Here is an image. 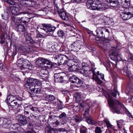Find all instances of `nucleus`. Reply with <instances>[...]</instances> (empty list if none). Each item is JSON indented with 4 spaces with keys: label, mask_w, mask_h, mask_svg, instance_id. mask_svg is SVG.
<instances>
[{
    "label": "nucleus",
    "mask_w": 133,
    "mask_h": 133,
    "mask_svg": "<svg viewBox=\"0 0 133 133\" xmlns=\"http://www.w3.org/2000/svg\"><path fill=\"white\" fill-rule=\"evenodd\" d=\"M97 36L99 37H107L110 34L109 30L104 27H99L96 30Z\"/></svg>",
    "instance_id": "1"
},
{
    "label": "nucleus",
    "mask_w": 133,
    "mask_h": 133,
    "mask_svg": "<svg viewBox=\"0 0 133 133\" xmlns=\"http://www.w3.org/2000/svg\"><path fill=\"white\" fill-rule=\"evenodd\" d=\"M31 18L29 17L27 14V16H23L21 18V23H22L25 25H28Z\"/></svg>",
    "instance_id": "16"
},
{
    "label": "nucleus",
    "mask_w": 133,
    "mask_h": 133,
    "mask_svg": "<svg viewBox=\"0 0 133 133\" xmlns=\"http://www.w3.org/2000/svg\"><path fill=\"white\" fill-rule=\"evenodd\" d=\"M125 114H126L129 118H130L133 119V116L131 114V113L126 109L125 107Z\"/></svg>",
    "instance_id": "47"
},
{
    "label": "nucleus",
    "mask_w": 133,
    "mask_h": 133,
    "mask_svg": "<svg viewBox=\"0 0 133 133\" xmlns=\"http://www.w3.org/2000/svg\"><path fill=\"white\" fill-rule=\"evenodd\" d=\"M30 88V90L29 91V92L30 94V96L31 97H32L34 95L33 94L34 92H35L37 94H40L42 90V88L40 86L38 87H29Z\"/></svg>",
    "instance_id": "11"
},
{
    "label": "nucleus",
    "mask_w": 133,
    "mask_h": 133,
    "mask_svg": "<svg viewBox=\"0 0 133 133\" xmlns=\"http://www.w3.org/2000/svg\"><path fill=\"white\" fill-rule=\"evenodd\" d=\"M56 29V27L55 26H52L51 25L48 24H46V29L45 31L48 33L54 31Z\"/></svg>",
    "instance_id": "22"
},
{
    "label": "nucleus",
    "mask_w": 133,
    "mask_h": 133,
    "mask_svg": "<svg viewBox=\"0 0 133 133\" xmlns=\"http://www.w3.org/2000/svg\"><path fill=\"white\" fill-rule=\"evenodd\" d=\"M128 61L129 62H132L133 63V55L131 53L129 54L128 57Z\"/></svg>",
    "instance_id": "43"
},
{
    "label": "nucleus",
    "mask_w": 133,
    "mask_h": 133,
    "mask_svg": "<svg viewBox=\"0 0 133 133\" xmlns=\"http://www.w3.org/2000/svg\"><path fill=\"white\" fill-rule=\"evenodd\" d=\"M30 66V65L25 63L24 64H23L22 69H25L26 68H28Z\"/></svg>",
    "instance_id": "60"
},
{
    "label": "nucleus",
    "mask_w": 133,
    "mask_h": 133,
    "mask_svg": "<svg viewBox=\"0 0 133 133\" xmlns=\"http://www.w3.org/2000/svg\"><path fill=\"white\" fill-rule=\"evenodd\" d=\"M83 102L81 103L78 104L77 106V107L78 108V110H80L82 108H83Z\"/></svg>",
    "instance_id": "57"
},
{
    "label": "nucleus",
    "mask_w": 133,
    "mask_h": 133,
    "mask_svg": "<svg viewBox=\"0 0 133 133\" xmlns=\"http://www.w3.org/2000/svg\"><path fill=\"white\" fill-rule=\"evenodd\" d=\"M87 8L92 10H96V3L95 0H88L86 3Z\"/></svg>",
    "instance_id": "10"
},
{
    "label": "nucleus",
    "mask_w": 133,
    "mask_h": 133,
    "mask_svg": "<svg viewBox=\"0 0 133 133\" xmlns=\"http://www.w3.org/2000/svg\"><path fill=\"white\" fill-rule=\"evenodd\" d=\"M19 8L18 7L11 6L8 8L7 12L8 14H10L11 17H12V16H14L21 14H25L23 12L19 13Z\"/></svg>",
    "instance_id": "5"
},
{
    "label": "nucleus",
    "mask_w": 133,
    "mask_h": 133,
    "mask_svg": "<svg viewBox=\"0 0 133 133\" xmlns=\"http://www.w3.org/2000/svg\"><path fill=\"white\" fill-rule=\"evenodd\" d=\"M117 124L118 127L119 128H121L124 125L123 124L124 123V121L121 120L119 121H117Z\"/></svg>",
    "instance_id": "41"
},
{
    "label": "nucleus",
    "mask_w": 133,
    "mask_h": 133,
    "mask_svg": "<svg viewBox=\"0 0 133 133\" xmlns=\"http://www.w3.org/2000/svg\"><path fill=\"white\" fill-rule=\"evenodd\" d=\"M94 102L90 99H88L86 101V103L88 105L89 107L93 105Z\"/></svg>",
    "instance_id": "44"
},
{
    "label": "nucleus",
    "mask_w": 133,
    "mask_h": 133,
    "mask_svg": "<svg viewBox=\"0 0 133 133\" xmlns=\"http://www.w3.org/2000/svg\"><path fill=\"white\" fill-rule=\"evenodd\" d=\"M11 20L12 23H14L16 26L20 24L19 23H21V18L19 17H18L16 16H12L11 17Z\"/></svg>",
    "instance_id": "17"
},
{
    "label": "nucleus",
    "mask_w": 133,
    "mask_h": 133,
    "mask_svg": "<svg viewBox=\"0 0 133 133\" xmlns=\"http://www.w3.org/2000/svg\"><path fill=\"white\" fill-rule=\"evenodd\" d=\"M131 6L130 0H125V9H129Z\"/></svg>",
    "instance_id": "37"
},
{
    "label": "nucleus",
    "mask_w": 133,
    "mask_h": 133,
    "mask_svg": "<svg viewBox=\"0 0 133 133\" xmlns=\"http://www.w3.org/2000/svg\"><path fill=\"white\" fill-rule=\"evenodd\" d=\"M12 98L13 101H17L18 102H21V101L18 98L16 95H12Z\"/></svg>",
    "instance_id": "49"
},
{
    "label": "nucleus",
    "mask_w": 133,
    "mask_h": 133,
    "mask_svg": "<svg viewBox=\"0 0 133 133\" xmlns=\"http://www.w3.org/2000/svg\"><path fill=\"white\" fill-rule=\"evenodd\" d=\"M24 4L25 6L27 7L35 6L36 5L39 6L38 3L34 0H25Z\"/></svg>",
    "instance_id": "13"
},
{
    "label": "nucleus",
    "mask_w": 133,
    "mask_h": 133,
    "mask_svg": "<svg viewBox=\"0 0 133 133\" xmlns=\"http://www.w3.org/2000/svg\"><path fill=\"white\" fill-rule=\"evenodd\" d=\"M50 9V8L49 7H46L44 8L41 9L40 10L43 12H44L43 13L46 14L48 13V12L49 11V10Z\"/></svg>",
    "instance_id": "45"
},
{
    "label": "nucleus",
    "mask_w": 133,
    "mask_h": 133,
    "mask_svg": "<svg viewBox=\"0 0 133 133\" xmlns=\"http://www.w3.org/2000/svg\"><path fill=\"white\" fill-rule=\"evenodd\" d=\"M16 30L18 32L24 33L25 31V28L24 25L22 24H20L17 26Z\"/></svg>",
    "instance_id": "14"
},
{
    "label": "nucleus",
    "mask_w": 133,
    "mask_h": 133,
    "mask_svg": "<svg viewBox=\"0 0 133 133\" xmlns=\"http://www.w3.org/2000/svg\"><path fill=\"white\" fill-rule=\"evenodd\" d=\"M74 97L76 102L77 103H79L82 100V95L80 93H76L74 94Z\"/></svg>",
    "instance_id": "26"
},
{
    "label": "nucleus",
    "mask_w": 133,
    "mask_h": 133,
    "mask_svg": "<svg viewBox=\"0 0 133 133\" xmlns=\"http://www.w3.org/2000/svg\"><path fill=\"white\" fill-rule=\"evenodd\" d=\"M72 61V63L74 62L76 63H78L79 62V60L76 57L74 58V57L72 58V59L71 60Z\"/></svg>",
    "instance_id": "61"
},
{
    "label": "nucleus",
    "mask_w": 133,
    "mask_h": 133,
    "mask_svg": "<svg viewBox=\"0 0 133 133\" xmlns=\"http://www.w3.org/2000/svg\"><path fill=\"white\" fill-rule=\"evenodd\" d=\"M72 61L71 60H68L67 61L66 65H67L70 67L72 65Z\"/></svg>",
    "instance_id": "55"
},
{
    "label": "nucleus",
    "mask_w": 133,
    "mask_h": 133,
    "mask_svg": "<svg viewBox=\"0 0 133 133\" xmlns=\"http://www.w3.org/2000/svg\"><path fill=\"white\" fill-rule=\"evenodd\" d=\"M64 76L63 72L55 74L54 75V79L56 82H62L65 81L64 79Z\"/></svg>",
    "instance_id": "9"
},
{
    "label": "nucleus",
    "mask_w": 133,
    "mask_h": 133,
    "mask_svg": "<svg viewBox=\"0 0 133 133\" xmlns=\"http://www.w3.org/2000/svg\"><path fill=\"white\" fill-rule=\"evenodd\" d=\"M26 39L27 42L28 43L33 44L34 42V41L30 36H27Z\"/></svg>",
    "instance_id": "39"
},
{
    "label": "nucleus",
    "mask_w": 133,
    "mask_h": 133,
    "mask_svg": "<svg viewBox=\"0 0 133 133\" xmlns=\"http://www.w3.org/2000/svg\"><path fill=\"white\" fill-rule=\"evenodd\" d=\"M118 47H117L116 48H114L112 49L110 51L111 55H110V58L112 57L113 58L116 55H117L118 53V51L117 50Z\"/></svg>",
    "instance_id": "28"
},
{
    "label": "nucleus",
    "mask_w": 133,
    "mask_h": 133,
    "mask_svg": "<svg viewBox=\"0 0 133 133\" xmlns=\"http://www.w3.org/2000/svg\"><path fill=\"white\" fill-rule=\"evenodd\" d=\"M82 69H83L84 68L88 69L90 68V67L89 65H88V64L84 62H83L82 63Z\"/></svg>",
    "instance_id": "53"
},
{
    "label": "nucleus",
    "mask_w": 133,
    "mask_h": 133,
    "mask_svg": "<svg viewBox=\"0 0 133 133\" xmlns=\"http://www.w3.org/2000/svg\"><path fill=\"white\" fill-rule=\"evenodd\" d=\"M21 50L24 52L30 53L32 52V48L30 46H24L22 47Z\"/></svg>",
    "instance_id": "18"
},
{
    "label": "nucleus",
    "mask_w": 133,
    "mask_h": 133,
    "mask_svg": "<svg viewBox=\"0 0 133 133\" xmlns=\"http://www.w3.org/2000/svg\"><path fill=\"white\" fill-rule=\"evenodd\" d=\"M49 98V101L51 103H53L54 101L56 100L55 97L52 95H48L47 96Z\"/></svg>",
    "instance_id": "34"
},
{
    "label": "nucleus",
    "mask_w": 133,
    "mask_h": 133,
    "mask_svg": "<svg viewBox=\"0 0 133 133\" xmlns=\"http://www.w3.org/2000/svg\"><path fill=\"white\" fill-rule=\"evenodd\" d=\"M81 133H87V129L84 127L81 128L80 129Z\"/></svg>",
    "instance_id": "48"
},
{
    "label": "nucleus",
    "mask_w": 133,
    "mask_h": 133,
    "mask_svg": "<svg viewBox=\"0 0 133 133\" xmlns=\"http://www.w3.org/2000/svg\"><path fill=\"white\" fill-rule=\"evenodd\" d=\"M6 101H7V103H8L9 104L10 102H13L12 98V95L11 94H9L7 96Z\"/></svg>",
    "instance_id": "36"
},
{
    "label": "nucleus",
    "mask_w": 133,
    "mask_h": 133,
    "mask_svg": "<svg viewBox=\"0 0 133 133\" xmlns=\"http://www.w3.org/2000/svg\"><path fill=\"white\" fill-rule=\"evenodd\" d=\"M95 133H102V132L101 128L97 127L95 128Z\"/></svg>",
    "instance_id": "52"
},
{
    "label": "nucleus",
    "mask_w": 133,
    "mask_h": 133,
    "mask_svg": "<svg viewBox=\"0 0 133 133\" xmlns=\"http://www.w3.org/2000/svg\"><path fill=\"white\" fill-rule=\"evenodd\" d=\"M41 85V82L38 79L31 78L27 80L25 85L26 87H28V86L31 88L40 86Z\"/></svg>",
    "instance_id": "2"
},
{
    "label": "nucleus",
    "mask_w": 133,
    "mask_h": 133,
    "mask_svg": "<svg viewBox=\"0 0 133 133\" xmlns=\"http://www.w3.org/2000/svg\"><path fill=\"white\" fill-rule=\"evenodd\" d=\"M94 71L91 70V68H90L88 69L84 68L83 69L81 70V74L86 77H89L91 76V74H93Z\"/></svg>",
    "instance_id": "12"
},
{
    "label": "nucleus",
    "mask_w": 133,
    "mask_h": 133,
    "mask_svg": "<svg viewBox=\"0 0 133 133\" xmlns=\"http://www.w3.org/2000/svg\"><path fill=\"white\" fill-rule=\"evenodd\" d=\"M132 17H133V14H131L129 12H125V20H128Z\"/></svg>",
    "instance_id": "33"
},
{
    "label": "nucleus",
    "mask_w": 133,
    "mask_h": 133,
    "mask_svg": "<svg viewBox=\"0 0 133 133\" xmlns=\"http://www.w3.org/2000/svg\"><path fill=\"white\" fill-rule=\"evenodd\" d=\"M108 101L109 106L112 109H114L115 111L118 114L119 113V112L120 111H117V108H115L114 106V105L115 104H116L120 106L122 108V110H124V105L121 104V103H120L118 101V100H115L114 102L112 98L109 97L108 98Z\"/></svg>",
    "instance_id": "3"
},
{
    "label": "nucleus",
    "mask_w": 133,
    "mask_h": 133,
    "mask_svg": "<svg viewBox=\"0 0 133 133\" xmlns=\"http://www.w3.org/2000/svg\"><path fill=\"white\" fill-rule=\"evenodd\" d=\"M46 61L45 62V64H46L45 67L48 69H51L53 66L52 63L49 60L46 59Z\"/></svg>",
    "instance_id": "30"
},
{
    "label": "nucleus",
    "mask_w": 133,
    "mask_h": 133,
    "mask_svg": "<svg viewBox=\"0 0 133 133\" xmlns=\"http://www.w3.org/2000/svg\"><path fill=\"white\" fill-rule=\"evenodd\" d=\"M52 125L54 127H56L59 124V122L58 121H56V122L53 123H52Z\"/></svg>",
    "instance_id": "56"
},
{
    "label": "nucleus",
    "mask_w": 133,
    "mask_h": 133,
    "mask_svg": "<svg viewBox=\"0 0 133 133\" xmlns=\"http://www.w3.org/2000/svg\"><path fill=\"white\" fill-rule=\"evenodd\" d=\"M103 121L106 123L107 127L110 128H113V125L110 124L108 120L105 119Z\"/></svg>",
    "instance_id": "46"
},
{
    "label": "nucleus",
    "mask_w": 133,
    "mask_h": 133,
    "mask_svg": "<svg viewBox=\"0 0 133 133\" xmlns=\"http://www.w3.org/2000/svg\"><path fill=\"white\" fill-rule=\"evenodd\" d=\"M87 122L89 124H92L93 121L91 117H87L86 118Z\"/></svg>",
    "instance_id": "50"
},
{
    "label": "nucleus",
    "mask_w": 133,
    "mask_h": 133,
    "mask_svg": "<svg viewBox=\"0 0 133 133\" xmlns=\"http://www.w3.org/2000/svg\"><path fill=\"white\" fill-rule=\"evenodd\" d=\"M57 35L58 37H62L64 35V33L63 31L59 30L58 31Z\"/></svg>",
    "instance_id": "51"
},
{
    "label": "nucleus",
    "mask_w": 133,
    "mask_h": 133,
    "mask_svg": "<svg viewBox=\"0 0 133 133\" xmlns=\"http://www.w3.org/2000/svg\"><path fill=\"white\" fill-rule=\"evenodd\" d=\"M21 119H19L18 120L20 125L24 126L28 124V122L26 118L23 116H21Z\"/></svg>",
    "instance_id": "15"
},
{
    "label": "nucleus",
    "mask_w": 133,
    "mask_h": 133,
    "mask_svg": "<svg viewBox=\"0 0 133 133\" xmlns=\"http://www.w3.org/2000/svg\"><path fill=\"white\" fill-rule=\"evenodd\" d=\"M98 2L96 3V10L99 11H102L104 9L103 3L100 1H99L98 0Z\"/></svg>",
    "instance_id": "20"
},
{
    "label": "nucleus",
    "mask_w": 133,
    "mask_h": 133,
    "mask_svg": "<svg viewBox=\"0 0 133 133\" xmlns=\"http://www.w3.org/2000/svg\"><path fill=\"white\" fill-rule=\"evenodd\" d=\"M92 79L95 81L98 84H101L102 83V80L104 79V74L100 73L99 71L97 72L94 71L93 73Z\"/></svg>",
    "instance_id": "4"
},
{
    "label": "nucleus",
    "mask_w": 133,
    "mask_h": 133,
    "mask_svg": "<svg viewBox=\"0 0 133 133\" xmlns=\"http://www.w3.org/2000/svg\"><path fill=\"white\" fill-rule=\"evenodd\" d=\"M89 112V109L87 108L86 110L84 111V113L83 114L84 116H85L87 114H88Z\"/></svg>",
    "instance_id": "63"
},
{
    "label": "nucleus",
    "mask_w": 133,
    "mask_h": 133,
    "mask_svg": "<svg viewBox=\"0 0 133 133\" xmlns=\"http://www.w3.org/2000/svg\"><path fill=\"white\" fill-rule=\"evenodd\" d=\"M46 26V24H43L39 25L37 27V29L40 28L44 30L45 31Z\"/></svg>",
    "instance_id": "40"
},
{
    "label": "nucleus",
    "mask_w": 133,
    "mask_h": 133,
    "mask_svg": "<svg viewBox=\"0 0 133 133\" xmlns=\"http://www.w3.org/2000/svg\"><path fill=\"white\" fill-rule=\"evenodd\" d=\"M89 61L91 63V67H90V68H91V69L94 70L96 68H95V65L94 63L90 61V60Z\"/></svg>",
    "instance_id": "58"
},
{
    "label": "nucleus",
    "mask_w": 133,
    "mask_h": 133,
    "mask_svg": "<svg viewBox=\"0 0 133 133\" xmlns=\"http://www.w3.org/2000/svg\"><path fill=\"white\" fill-rule=\"evenodd\" d=\"M55 60L57 61L59 65H66L68 59L65 55L60 54L56 56L55 57Z\"/></svg>",
    "instance_id": "6"
},
{
    "label": "nucleus",
    "mask_w": 133,
    "mask_h": 133,
    "mask_svg": "<svg viewBox=\"0 0 133 133\" xmlns=\"http://www.w3.org/2000/svg\"><path fill=\"white\" fill-rule=\"evenodd\" d=\"M69 80L77 87H80L82 84V81L78 78L75 75H73L69 78Z\"/></svg>",
    "instance_id": "7"
},
{
    "label": "nucleus",
    "mask_w": 133,
    "mask_h": 133,
    "mask_svg": "<svg viewBox=\"0 0 133 133\" xmlns=\"http://www.w3.org/2000/svg\"><path fill=\"white\" fill-rule=\"evenodd\" d=\"M72 50L77 51L82 46L81 41L80 40L76 41L71 45Z\"/></svg>",
    "instance_id": "8"
},
{
    "label": "nucleus",
    "mask_w": 133,
    "mask_h": 133,
    "mask_svg": "<svg viewBox=\"0 0 133 133\" xmlns=\"http://www.w3.org/2000/svg\"><path fill=\"white\" fill-rule=\"evenodd\" d=\"M113 58L111 57V59L115 61V64L116 65L117 61H121L122 60V57L121 55L118 54V53Z\"/></svg>",
    "instance_id": "25"
},
{
    "label": "nucleus",
    "mask_w": 133,
    "mask_h": 133,
    "mask_svg": "<svg viewBox=\"0 0 133 133\" xmlns=\"http://www.w3.org/2000/svg\"><path fill=\"white\" fill-rule=\"evenodd\" d=\"M66 115L65 112H63L60 114L59 116V118L60 119L63 118L64 117H66Z\"/></svg>",
    "instance_id": "59"
},
{
    "label": "nucleus",
    "mask_w": 133,
    "mask_h": 133,
    "mask_svg": "<svg viewBox=\"0 0 133 133\" xmlns=\"http://www.w3.org/2000/svg\"><path fill=\"white\" fill-rule=\"evenodd\" d=\"M46 58H39L36 61V63L38 66H42L44 64H45Z\"/></svg>",
    "instance_id": "21"
},
{
    "label": "nucleus",
    "mask_w": 133,
    "mask_h": 133,
    "mask_svg": "<svg viewBox=\"0 0 133 133\" xmlns=\"http://www.w3.org/2000/svg\"><path fill=\"white\" fill-rule=\"evenodd\" d=\"M78 66L75 65H72L69 68V70L71 72L78 71Z\"/></svg>",
    "instance_id": "29"
},
{
    "label": "nucleus",
    "mask_w": 133,
    "mask_h": 133,
    "mask_svg": "<svg viewBox=\"0 0 133 133\" xmlns=\"http://www.w3.org/2000/svg\"><path fill=\"white\" fill-rule=\"evenodd\" d=\"M24 109L30 112L31 111H34V112H36L38 110L37 108L34 107L31 105H29L26 107L24 108Z\"/></svg>",
    "instance_id": "24"
},
{
    "label": "nucleus",
    "mask_w": 133,
    "mask_h": 133,
    "mask_svg": "<svg viewBox=\"0 0 133 133\" xmlns=\"http://www.w3.org/2000/svg\"><path fill=\"white\" fill-rule=\"evenodd\" d=\"M33 125L31 124H29V125H28V126L26 128V129H30L31 130H32V129H33Z\"/></svg>",
    "instance_id": "62"
},
{
    "label": "nucleus",
    "mask_w": 133,
    "mask_h": 133,
    "mask_svg": "<svg viewBox=\"0 0 133 133\" xmlns=\"http://www.w3.org/2000/svg\"><path fill=\"white\" fill-rule=\"evenodd\" d=\"M107 3H109L110 5L112 7H115L117 6L119 3L118 0H104Z\"/></svg>",
    "instance_id": "19"
},
{
    "label": "nucleus",
    "mask_w": 133,
    "mask_h": 133,
    "mask_svg": "<svg viewBox=\"0 0 133 133\" xmlns=\"http://www.w3.org/2000/svg\"><path fill=\"white\" fill-rule=\"evenodd\" d=\"M59 15L62 20L67 21L69 19L68 16L66 15V13L65 11H63L59 12Z\"/></svg>",
    "instance_id": "23"
},
{
    "label": "nucleus",
    "mask_w": 133,
    "mask_h": 133,
    "mask_svg": "<svg viewBox=\"0 0 133 133\" xmlns=\"http://www.w3.org/2000/svg\"><path fill=\"white\" fill-rule=\"evenodd\" d=\"M65 57H66L68 60H71L72 59L74 56L70 52H67L65 55Z\"/></svg>",
    "instance_id": "31"
},
{
    "label": "nucleus",
    "mask_w": 133,
    "mask_h": 133,
    "mask_svg": "<svg viewBox=\"0 0 133 133\" xmlns=\"http://www.w3.org/2000/svg\"><path fill=\"white\" fill-rule=\"evenodd\" d=\"M29 112L24 109V115L25 117H27L29 115Z\"/></svg>",
    "instance_id": "64"
},
{
    "label": "nucleus",
    "mask_w": 133,
    "mask_h": 133,
    "mask_svg": "<svg viewBox=\"0 0 133 133\" xmlns=\"http://www.w3.org/2000/svg\"><path fill=\"white\" fill-rule=\"evenodd\" d=\"M117 91L116 89H114L112 92H111L112 95L114 97H116L117 95Z\"/></svg>",
    "instance_id": "54"
},
{
    "label": "nucleus",
    "mask_w": 133,
    "mask_h": 133,
    "mask_svg": "<svg viewBox=\"0 0 133 133\" xmlns=\"http://www.w3.org/2000/svg\"><path fill=\"white\" fill-rule=\"evenodd\" d=\"M6 26V24L4 22H0V28L2 31H4Z\"/></svg>",
    "instance_id": "38"
},
{
    "label": "nucleus",
    "mask_w": 133,
    "mask_h": 133,
    "mask_svg": "<svg viewBox=\"0 0 133 133\" xmlns=\"http://www.w3.org/2000/svg\"><path fill=\"white\" fill-rule=\"evenodd\" d=\"M45 132L47 133H54L53 129L50 126H47L45 128Z\"/></svg>",
    "instance_id": "35"
},
{
    "label": "nucleus",
    "mask_w": 133,
    "mask_h": 133,
    "mask_svg": "<svg viewBox=\"0 0 133 133\" xmlns=\"http://www.w3.org/2000/svg\"><path fill=\"white\" fill-rule=\"evenodd\" d=\"M19 127H20V125L16 123L13 124L11 127V128L13 130H17Z\"/></svg>",
    "instance_id": "42"
},
{
    "label": "nucleus",
    "mask_w": 133,
    "mask_h": 133,
    "mask_svg": "<svg viewBox=\"0 0 133 133\" xmlns=\"http://www.w3.org/2000/svg\"><path fill=\"white\" fill-rule=\"evenodd\" d=\"M3 127L5 128H6L11 124V121L9 119H4L3 120Z\"/></svg>",
    "instance_id": "27"
},
{
    "label": "nucleus",
    "mask_w": 133,
    "mask_h": 133,
    "mask_svg": "<svg viewBox=\"0 0 133 133\" xmlns=\"http://www.w3.org/2000/svg\"><path fill=\"white\" fill-rule=\"evenodd\" d=\"M17 104L19 106L21 105L22 104L21 102H18L17 101H13L11 102H10V103L9 105L11 107L13 108V106H15Z\"/></svg>",
    "instance_id": "32"
}]
</instances>
